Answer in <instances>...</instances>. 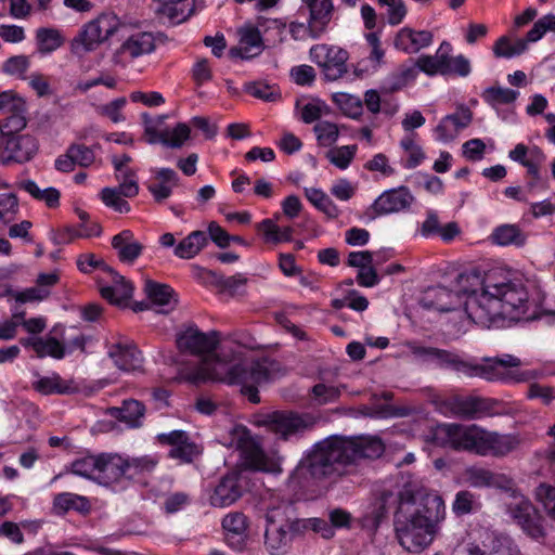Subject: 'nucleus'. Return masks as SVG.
<instances>
[{"label":"nucleus","instance_id":"obj_60","mask_svg":"<svg viewBox=\"0 0 555 555\" xmlns=\"http://www.w3.org/2000/svg\"><path fill=\"white\" fill-rule=\"evenodd\" d=\"M118 188H104L101 191V199L103 203L119 214H126L130 211V206Z\"/></svg>","mask_w":555,"mask_h":555},{"label":"nucleus","instance_id":"obj_51","mask_svg":"<svg viewBox=\"0 0 555 555\" xmlns=\"http://www.w3.org/2000/svg\"><path fill=\"white\" fill-rule=\"evenodd\" d=\"M115 177L119 181L118 189L125 197H134L139 193L137 172L132 168L115 170Z\"/></svg>","mask_w":555,"mask_h":555},{"label":"nucleus","instance_id":"obj_19","mask_svg":"<svg viewBox=\"0 0 555 555\" xmlns=\"http://www.w3.org/2000/svg\"><path fill=\"white\" fill-rule=\"evenodd\" d=\"M473 120V113L466 106H461L454 114L447 115L435 128L438 141L448 143L453 141L461 130L467 128Z\"/></svg>","mask_w":555,"mask_h":555},{"label":"nucleus","instance_id":"obj_4","mask_svg":"<svg viewBox=\"0 0 555 555\" xmlns=\"http://www.w3.org/2000/svg\"><path fill=\"white\" fill-rule=\"evenodd\" d=\"M283 373L281 364L269 358L240 360L231 364L215 356L205 358L193 369H190V364H181L177 379L192 384L211 380L237 385L250 402L258 403L260 397L257 387L282 376Z\"/></svg>","mask_w":555,"mask_h":555},{"label":"nucleus","instance_id":"obj_55","mask_svg":"<svg viewBox=\"0 0 555 555\" xmlns=\"http://www.w3.org/2000/svg\"><path fill=\"white\" fill-rule=\"evenodd\" d=\"M191 129L186 124L180 122L172 130L163 131L162 144L171 149H180L189 140Z\"/></svg>","mask_w":555,"mask_h":555},{"label":"nucleus","instance_id":"obj_12","mask_svg":"<svg viewBox=\"0 0 555 555\" xmlns=\"http://www.w3.org/2000/svg\"><path fill=\"white\" fill-rule=\"evenodd\" d=\"M507 513L522 531L534 540H541L545 537V529L543 520L538 515L535 507L532 503L519 495L507 504Z\"/></svg>","mask_w":555,"mask_h":555},{"label":"nucleus","instance_id":"obj_5","mask_svg":"<svg viewBox=\"0 0 555 555\" xmlns=\"http://www.w3.org/2000/svg\"><path fill=\"white\" fill-rule=\"evenodd\" d=\"M521 365L519 358L512 354H502L495 358H486L482 363H476L457 358L454 370L467 377H480L487 380L528 382L538 377L535 371H518Z\"/></svg>","mask_w":555,"mask_h":555},{"label":"nucleus","instance_id":"obj_62","mask_svg":"<svg viewBox=\"0 0 555 555\" xmlns=\"http://www.w3.org/2000/svg\"><path fill=\"white\" fill-rule=\"evenodd\" d=\"M444 61L446 56L441 53L435 55H422L416 60V67L426 73L427 75L442 74L444 75Z\"/></svg>","mask_w":555,"mask_h":555},{"label":"nucleus","instance_id":"obj_16","mask_svg":"<svg viewBox=\"0 0 555 555\" xmlns=\"http://www.w3.org/2000/svg\"><path fill=\"white\" fill-rule=\"evenodd\" d=\"M157 440L162 444L170 447L169 457L180 463H191L202 453L201 446L190 439L188 433L183 430H172L167 434L157 435Z\"/></svg>","mask_w":555,"mask_h":555},{"label":"nucleus","instance_id":"obj_46","mask_svg":"<svg viewBox=\"0 0 555 555\" xmlns=\"http://www.w3.org/2000/svg\"><path fill=\"white\" fill-rule=\"evenodd\" d=\"M288 33L296 41H305L307 39L317 40L325 33L307 18V22L293 21L288 24Z\"/></svg>","mask_w":555,"mask_h":555},{"label":"nucleus","instance_id":"obj_61","mask_svg":"<svg viewBox=\"0 0 555 555\" xmlns=\"http://www.w3.org/2000/svg\"><path fill=\"white\" fill-rule=\"evenodd\" d=\"M295 532H302L306 530H312L319 532L324 538H331L333 535L332 527L323 519L320 518H308L298 519L294 516Z\"/></svg>","mask_w":555,"mask_h":555},{"label":"nucleus","instance_id":"obj_47","mask_svg":"<svg viewBox=\"0 0 555 555\" xmlns=\"http://www.w3.org/2000/svg\"><path fill=\"white\" fill-rule=\"evenodd\" d=\"M334 103L339 107L344 115L357 119L361 116L363 103L359 96L338 92L333 95Z\"/></svg>","mask_w":555,"mask_h":555},{"label":"nucleus","instance_id":"obj_30","mask_svg":"<svg viewBox=\"0 0 555 555\" xmlns=\"http://www.w3.org/2000/svg\"><path fill=\"white\" fill-rule=\"evenodd\" d=\"M157 13L170 23L180 24L188 20L194 11V0H158Z\"/></svg>","mask_w":555,"mask_h":555},{"label":"nucleus","instance_id":"obj_43","mask_svg":"<svg viewBox=\"0 0 555 555\" xmlns=\"http://www.w3.org/2000/svg\"><path fill=\"white\" fill-rule=\"evenodd\" d=\"M258 229L263 233L267 243L280 244L289 242L293 236V228H280L272 219H264L258 224Z\"/></svg>","mask_w":555,"mask_h":555},{"label":"nucleus","instance_id":"obj_18","mask_svg":"<svg viewBox=\"0 0 555 555\" xmlns=\"http://www.w3.org/2000/svg\"><path fill=\"white\" fill-rule=\"evenodd\" d=\"M1 144L4 152L3 164L29 162L38 152V142L30 134L8 137L2 139Z\"/></svg>","mask_w":555,"mask_h":555},{"label":"nucleus","instance_id":"obj_49","mask_svg":"<svg viewBox=\"0 0 555 555\" xmlns=\"http://www.w3.org/2000/svg\"><path fill=\"white\" fill-rule=\"evenodd\" d=\"M519 95L518 91L503 88V87H490L487 88L482 93V99L485 102L492 106L501 105V104H509L513 103L517 96Z\"/></svg>","mask_w":555,"mask_h":555},{"label":"nucleus","instance_id":"obj_39","mask_svg":"<svg viewBox=\"0 0 555 555\" xmlns=\"http://www.w3.org/2000/svg\"><path fill=\"white\" fill-rule=\"evenodd\" d=\"M159 463V457L156 454H145L135 457H126V474L127 477L133 478L151 474L155 470Z\"/></svg>","mask_w":555,"mask_h":555},{"label":"nucleus","instance_id":"obj_48","mask_svg":"<svg viewBox=\"0 0 555 555\" xmlns=\"http://www.w3.org/2000/svg\"><path fill=\"white\" fill-rule=\"evenodd\" d=\"M357 150V145H343L334 147L326 153V158L335 167L345 170L353 160Z\"/></svg>","mask_w":555,"mask_h":555},{"label":"nucleus","instance_id":"obj_17","mask_svg":"<svg viewBox=\"0 0 555 555\" xmlns=\"http://www.w3.org/2000/svg\"><path fill=\"white\" fill-rule=\"evenodd\" d=\"M414 201L408 188L400 186L383 192L372 204L375 216L396 214L410 208Z\"/></svg>","mask_w":555,"mask_h":555},{"label":"nucleus","instance_id":"obj_29","mask_svg":"<svg viewBox=\"0 0 555 555\" xmlns=\"http://www.w3.org/2000/svg\"><path fill=\"white\" fill-rule=\"evenodd\" d=\"M33 388L43 396L66 395L77 390V387L69 380L63 379L57 373L49 376H39L31 384Z\"/></svg>","mask_w":555,"mask_h":555},{"label":"nucleus","instance_id":"obj_3","mask_svg":"<svg viewBox=\"0 0 555 555\" xmlns=\"http://www.w3.org/2000/svg\"><path fill=\"white\" fill-rule=\"evenodd\" d=\"M457 282L460 292L467 294V317L480 326L490 327L499 319L518 321L534 318L529 313L528 294L521 286L496 282L492 275H487L481 282L480 291L470 289L466 285L480 283V276L476 272L460 274Z\"/></svg>","mask_w":555,"mask_h":555},{"label":"nucleus","instance_id":"obj_59","mask_svg":"<svg viewBox=\"0 0 555 555\" xmlns=\"http://www.w3.org/2000/svg\"><path fill=\"white\" fill-rule=\"evenodd\" d=\"M535 500L542 504L546 514L555 520V487L542 482L534 490Z\"/></svg>","mask_w":555,"mask_h":555},{"label":"nucleus","instance_id":"obj_50","mask_svg":"<svg viewBox=\"0 0 555 555\" xmlns=\"http://www.w3.org/2000/svg\"><path fill=\"white\" fill-rule=\"evenodd\" d=\"M144 292L147 298L157 306L169 305L173 294L170 286L158 284L150 280L145 282Z\"/></svg>","mask_w":555,"mask_h":555},{"label":"nucleus","instance_id":"obj_33","mask_svg":"<svg viewBox=\"0 0 555 555\" xmlns=\"http://www.w3.org/2000/svg\"><path fill=\"white\" fill-rule=\"evenodd\" d=\"M144 405L137 400H125L119 408H112L111 415L131 427H138L144 416Z\"/></svg>","mask_w":555,"mask_h":555},{"label":"nucleus","instance_id":"obj_9","mask_svg":"<svg viewBox=\"0 0 555 555\" xmlns=\"http://www.w3.org/2000/svg\"><path fill=\"white\" fill-rule=\"evenodd\" d=\"M120 22L114 13L100 14L83 25L77 37L73 40V50L76 53H86L95 50L101 43L111 38L119 28Z\"/></svg>","mask_w":555,"mask_h":555},{"label":"nucleus","instance_id":"obj_38","mask_svg":"<svg viewBox=\"0 0 555 555\" xmlns=\"http://www.w3.org/2000/svg\"><path fill=\"white\" fill-rule=\"evenodd\" d=\"M258 26L261 30L263 42L267 46H276L284 41L286 23L278 18H259Z\"/></svg>","mask_w":555,"mask_h":555},{"label":"nucleus","instance_id":"obj_44","mask_svg":"<svg viewBox=\"0 0 555 555\" xmlns=\"http://www.w3.org/2000/svg\"><path fill=\"white\" fill-rule=\"evenodd\" d=\"M37 49L41 54H49L64 43L61 33L54 28H39L36 33Z\"/></svg>","mask_w":555,"mask_h":555},{"label":"nucleus","instance_id":"obj_45","mask_svg":"<svg viewBox=\"0 0 555 555\" xmlns=\"http://www.w3.org/2000/svg\"><path fill=\"white\" fill-rule=\"evenodd\" d=\"M98 469H99V454H88L76 459L70 464V472L74 475L90 479L98 480Z\"/></svg>","mask_w":555,"mask_h":555},{"label":"nucleus","instance_id":"obj_41","mask_svg":"<svg viewBox=\"0 0 555 555\" xmlns=\"http://www.w3.org/2000/svg\"><path fill=\"white\" fill-rule=\"evenodd\" d=\"M307 199L328 218L335 219L339 216V209L330 196L321 189L305 188Z\"/></svg>","mask_w":555,"mask_h":555},{"label":"nucleus","instance_id":"obj_14","mask_svg":"<svg viewBox=\"0 0 555 555\" xmlns=\"http://www.w3.org/2000/svg\"><path fill=\"white\" fill-rule=\"evenodd\" d=\"M261 424L280 438L287 440L291 436L299 434L310 426L306 417L287 411H275L267 414Z\"/></svg>","mask_w":555,"mask_h":555},{"label":"nucleus","instance_id":"obj_2","mask_svg":"<svg viewBox=\"0 0 555 555\" xmlns=\"http://www.w3.org/2000/svg\"><path fill=\"white\" fill-rule=\"evenodd\" d=\"M384 451L385 444L376 436L331 437L314 446L289 479L302 485L301 479L308 476L320 479L350 475L357 470L361 460L377 459Z\"/></svg>","mask_w":555,"mask_h":555},{"label":"nucleus","instance_id":"obj_15","mask_svg":"<svg viewBox=\"0 0 555 555\" xmlns=\"http://www.w3.org/2000/svg\"><path fill=\"white\" fill-rule=\"evenodd\" d=\"M162 35L157 36L151 31H138L129 36L118 48L115 54L116 63H127L134 59L152 53L156 48L157 39H160Z\"/></svg>","mask_w":555,"mask_h":555},{"label":"nucleus","instance_id":"obj_7","mask_svg":"<svg viewBox=\"0 0 555 555\" xmlns=\"http://www.w3.org/2000/svg\"><path fill=\"white\" fill-rule=\"evenodd\" d=\"M264 546L271 555H285L295 532L294 508L282 505L268 509L266 514Z\"/></svg>","mask_w":555,"mask_h":555},{"label":"nucleus","instance_id":"obj_54","mask_svg":"<svg viewBox=\"0 0 555 555\" xmlns=\"http://www.w3.org/2000/svg\"><path fill=\"white\" fill-rule=\"evenodd\" d=\"M313 131L315 133L318 143L321 146H332L339 137V127L331 121L321 120L314 127Z\"/></svg>","mask_w":555,"mask_h":555},{"label":"nucleus","instance_id":"obj_32","mask_svg":"<svg viewBox=\"0 0 555 555\" xmlns=\"http://www.w3.org/2000/svg\"><path fill=\"white\" fill-rule=\"evenodd\" d=\"M208 237L203 231H193L176 247L175 255L181 259L194 258L207 245Z\"/></svg>","mask_w":555,"mask_h":555},{"label":"nucleus","instance_id":"obj_34","mask_svg":"<svg viewBox=\"0 0 555 555\" xmlns=\"http://www.w3.org/2000/svg\"><path fill=\"white\" fill-rule=\"evenodd\" d=\"M491 241L500 246L522 247L527 242V235L515 224H503L494 229Z\"/></svg>","mask_w":555,"mask_h":555},{"label":"nucleus","instance_id":"obj_11","mask_svg":"<svg viewBox=\"0 0 555 555\" xmlns=\"http://www.w3.org/2000/svg\"><path fill=\"white\" fill-rule=\"evenodd\" d=\"M310 59L322 68L326 79L331 81L341 78L348 70V53L336 46L315 44L310 49Z\"/></svg>","mask_w":555,"mask_h":555},{"label":"nucleus","instance_id":"obj_52","mask_svg":"<svg viewBox=\"0 0 555 555\" xmlns=\"http://www.w3.org/2000/svg\"><path fill=\"white\" fill-rule=\"evenodd\" d=\"M340 393L341 391L339 387L324 383L314 385L310 391L312 401L318 405H324L337 401Z\"/></svg>","mask_w":555,"mask_h":555},{"label":"nucleus","instance_id":"obj_10","mask_svg":"<svg viewBox=\"0 0 555 555\" xmlns=\"http://www.w3.org/2000/svg\"><path fill=\"white\" fill-rule=\"evenodd\" d=\"M494 401L475 396L453 395L443 399L439 409L449 416L464 420H477L491 413Z\"/></svg>","mask_w":555,"mask_h":555},{"label":"nucleus","instance_id":"obj_40","mask_svg":"<svg viewBox=\"0 0 555 555\" xmlns=\"http://www.w3.org/2000/svg\"><path fill=\"white\" fill-rule=\"evenodd\" d=\"M18 188L27 192L35 199L43 202L49 208H55L60 204V191L55 188L40 189L33 180H24Z\"/></svg>","mask_w":555,"mask_h":555},{"label":"nucleus","instance_id":"obj_25","mask_svg":"<svg viewBox=\"0 0 555 555\" xmlns=\"http://www.w3.org/2000/svg\"><path fill=\"white\" fill-rule=\"evenodd\" d=\"M153 181L147 185V190L157 203H162L172 194V190L178 185V173L170 168H156L153 170Z\"/></svg>","mask_w":555,"mask_h":555},{"label":"nucleus","instance_id":"obj_26","mask_svg":"<svg viewBox=\"0 0 555 555\" xmlns=\"http://www.w3.org/2000/svg\"><path fill=\"white\" fill-rule=\"evenodd\" d=\"M112 246L118 259L125 263H133L142 254L143 244L134 237L130 230H124L112 238Z\"/></svg>","mask_w":555,"mask_h":555},{"label":"nucleus","instance_id":"obj_31","mask_svg":"<svg viewBox=\"0 0 555 555\" xmlns=\"http://www.w3.org/2000/svg\"><path fill=\"white\" fill-rule=\"evenodd\" d=\"M521 439L516 434L490 431L488 456L502 457L517 450Z\"/></svg>","mask_w":555,"mask_h":555},{"label":"nucleus","instance_id":"obj_20","mask_svg":"<svg viewBox=\"0 0 555 555\" xmlns=\"http://www.w3.org/2000/svg\"><path fill=\"white\" fill-rule=\"evenodd\" d=\"M238 46L229 51L232 57L251 59L259 55L264 49V42L258 25H246L238 29Z\"/></svg>","mask_w":555,"mask_h":555},{"label":"nucleus","instance_id":"obj_1","mask_svg":"<svg viewBox=\"0 0 555 555\" xmlns=\"http://www.w3.org/2000/svg\"><path fill=\"white\" fill-rule=\"evenodd\" d=\"M444 517L446 505L440 495L422 485L409 483L399 493L395 537L404 551L420 554L434 542Z\"/></svg>","mask_w":555,"mask_h":555},{"label":"nucleus","instance_id":"obj_56","mask_svg":"<svg viewBox=\"0 0 555 555\" xmlns=\"http://www.w3.org/2000/svg\"><path fill=\"white\" fill-rule=\"evenodd\" d=\"M25 113L26 112H15L7 114L8 116L0 121L2 139L14 137L15 133L22 131L26 127L27 120Z\"/></svg>","mask_w":555,"mask_h":555},{"label":"nucleus","instance_id":"obj_21","mask_svg":"<svg viewBox=\"0 0 555 555\" xmlns=\"http://www.w3.org/2000/svg\"><path fill=\"white\" fill-rule=\"evenodd\" d=\"M240 474L232 472L221 478L209 496V502L215 507H227L235 503L242 496Z\"/></svg>","mask_w":555,"mask_h":555},{"label":"nucleus","instance_id":"obj_6","mask_svg":"<svg viewBox=\"0 0 555 555\" xmlns=\"http://www.w3.org/2000/svg\"><path fill=\"white\" fill-rule=\"evenodd\" d=\"M490 431L478 425L443 424L437 428V437L457 451L488 456Z\"/></svg>","mask_w":555,"mask_h":555},{"label":"nucleus","instance_id":"obj_13","mask_svg":"<svg viewBox=\"0 0 555 555\" xmlns=\"http://www.w3.org/2000/svg\"><path fill=\"white\" fill-rule=\"evenodd\" d=\"M219 343L217 332L203 333L196 326H190L177 335L176 344L181 352L193 356H208Z\"/></svg>","mask_w":555,"mask_h":555},{"label":"nucleus","instance_id":"obj_58","mask_svg":"<svg viewBox=\"0 0 555 555\" xmlns=\"http://www.w3.org/2000/svg\"><path fill=\"white\" fill-rule=\"evenodd\" d=\"M127 104L126 98H117L106 104H102L96 107L99 115L108 118L114 124L125 121L126 117L122 113L124 107Z\"/></svg>","mask_w":555,"mask_h":555},{"label":"nucleus","instance_id":"obj_57","mask_svg":"<svg viewBox=\"0 0 555 555\" xmlns=\"http://www.w3.org/2000/svg\"><path fill=\"white\" fill-rule=\"evenodd\" d=\"M141 118L144 125V133L147 137L146 141L150 144L162 143L164 135L160 127L163 126L166 116L163 115L153 118L147 113H143Z\"/></svg>","mask_w":555,"mask_h":555},{"label":"nucleus","instance_id":"obj_23","mask_svg":"<svg viewBox=\"0 0 555 555\" xmlns=\"http://www.w3.org/2000/svg\"><path fill=\"white\" fill-rule=\"evenodd\" d=\"M126 474V457L117 453L99 454V469L96 482L102 485H111L117 482Z\"/></svg>","mask_w":555,"mask_h":555},{"label":"nucleus","instance_id":"obj_42","mask_svg":"<svg viewBox=\"0 0 555 555\" xmlns=\"http://www.w3.org/2000/svg\"><path fill=\"white\" fill-rule=\"evenodd\" d=\"M463 477L465 482L474 488H491L499 485L498 476L483 467H467L463 473Z\"/></svg>","mask_w":555,"mask_h":555},{"label":"nucleus","instance_id":"obj_36","mask_svg":"<svg viewBox=\"0 0 555 555\" xmlns=\"http://www.w3.org/2000/svg\"><path fill=\"white\" fill-rule=\"evenodd\" d=\"M457 295L449 291L447 287L438 286L429 291L424 298V305L441 312H448L455 308Z\"/></svg>","mask_w":555,"mask_h":555},{"label":"nucleus","instance_id":"obj_53","mask_svg":"<svg viewBox=\"0 0 555 555\" xmlns=\"http://www.w3.org/2000/svg\"><path fill=\"white\" fill-rule=\"evenodd\" d=\"M77 215L79 220L81 221L78 229L76 228H66L63 234H68V238L63 237L62 242L67 243L74 237H90L92 235H98L100 233V227L98 224H92L90 227L86 225V222L89 220L88 212L78 209Z\"/></svg>","mask_w":555,"mask_h":555},{"label":"nucleus","instance_id":"obj_8","mask_svg":"<svg viewBox=\"0 0 555 555\" xmlns=\"http://www.w3.org/2000/svg\"><path fill=\"white\" fill-rule=\"evenodd\" d=\"M232 444L241 451L242 457L248 467L272 474L282 472V457L279 455L268 456L245 427H236L233 430Z\"/></svg>","mask_w":555,"mask_h":555},{"label":"nucleus","instance_id":"obj_64","mask_svg":"<svg viewBox=\"0 0 555 555\" xmlns=\"http://www.w3.org/2000/svg\"><path fill=\"white\" fill-rule=\"evenodd\" d=\"M477 505L476 495L467 490H463L456 493L452 511L454 514L462 516L472 513Z\"/></svg>","mask_w":555,"mask_h":555},{"label":"nucleus","instance_id":"obj_28","mask_svg":"<svg viewBox=\"0 0 555 555\" xmlns=\"http://www.w3.org/2000/svg\"><path fill=\"white\" fill-rule=\"evenodd\" d=\"M308 11V20L326 33L335 12L333 0H300Z\"/></svg>","mask_w":555,"mask_h":555},{"label":"nucleus","instance_id":"obj_22","mask_svg":"<svg viewBox=\"0 0 555 555\" xmlns=\"http://www.w3.org/2000/svg\"><path fill=\"white\" fill-rule=\"evenodd\" d=\"M433 41L434 35L429 30H415L411 27H403L396 34L393 46L400 51L414 54L429 47Z\"/></svg>","mask_w":555,"mask_h":555},{"label":"nucleus","instance_id":"obj_24","mask_svg":"<svg viewBox=\"0 0 555 555\" xmlns=\"http://www.w3.org/2000/svg\"><path fill=\"white\" fill-rule=\"evenodd\" d=\"M108 356L119 370L137 371L142 365V354L130 341H118L109 347Z\"/></svg>","mask_w":555,"mask_h":555},{"label":"nucleus","instance_id":"obj_37","mask_svg":"<svg viewBox=\"0 0 555 555\" xmlns=\"http://www.w3.org/2000/svg\"><path fill=\"white\" fill-rule=\"evenodd\" d=\"M53 508L60 514L72 509L79 513H88L90 511V502L86 496L70 492H63L54 498Z\"/></svg>","mask_w":555,"mask_h":555},{"label":"nucleus","instance_id":"obj_63","mask_svg":"<svg viewBox=\"0 0 555 555\" xmlns=\"http://www.w3.org/2000/svg\"><path fill=\"white\" fill-rule=\"evenodd\" d=\"M330 112L328 105L323 101L312 100L302 106L301 119L306 124H311L319 120L322 116L328 115Z\"/></svg>","mask_w":555,"mask_h":555},{"label":"nucleus","instance_id":"obj_35","mask_svg":"<svg viewBox=\"0 0 555 555\" xmlns=\"http://www.w3.org/2000/svg\"><path fill=\"white\" fill-rule=\"evenodd\" d=\"M222 527L228 533V540L235 539L231 543L241 548L247 531L246 516L238 512L230 513L222 519Z\"/></svg>","mask_w":555,"mask_h":555},{"label":"nucleus","instance_id":"obj_27","mask_svg":"<svg viewBox=\"0 0 555 555\" xmlns=\"http://www.w3.org/2000/svg\"><path fill=\"white\" fill-rule=\"evenodd\" d=\"M107 274L111 276L112 284L101 287L102 297L114 305L126 304L132 296V284L113 269H108Z\"/></svg>","mask_w":555,"mask_h":555}]
</instances>
